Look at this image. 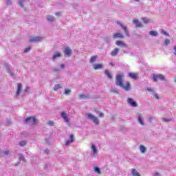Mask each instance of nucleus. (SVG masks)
Here are the masks:
<instances>
[{"label":"nucleus","mask_w":176,"mask_h":176,"mask_svg":"<svg viewBox=\"0 0 176 176\" xmlns=\"http://www.w3.org/2000/svg\"><path fill=\"white\" fill-rule=\"evenodd\" d=\"M124 77V75L123 74H118L116 78V85L120 86V87H122L124 90L129 91V90H130V82H127L126 85H123Z\"/></svg>","instance_id":"obj_1"},{"label":"nucleus","mask_w":176,"mask_h":176,"mask_svg":"<svg viewBox=\"0 0 176 176\" xmlns=\"http://www.w3.org/2000/svg\"><path fill=\"white\" fill-rule=\"evenodd\" d=\"M87 119H89V120H91L96 125L100 124V120H98V118H97L96 116L91 113H88L87 114Z\"/></svg>","instance_id":"obj_2"},{"label":"nucleus","mask_w":176,"mask_h":176,"mask_svg":"<svg viewBox=\"0 0 176 176\" xmlns=\"http://www.w3.org/2000/svg\"><path fill=\"white\" fill-rule=\"evenodd\" d=\"M24 122L26 124H29V126H34V124H36V119L34 117H29L25 119Z\"/></svg>","instance_id":"obj_3"},{"label":"nucleus","mask_w":176,"mask_h":176,"mask_svg":"<svg viewBox=\"0 0 176 176\" xmlns=\"http://www.w3.org/2000/svg\"><path fill=\"white\" fill-rule=\"evenodd\" d=\"M153 82H157V80L166 81V77L163 74H153Z\"/></svg>","instance_id":"obj_4"},{"label":"nucleus","mask_w":176,"mask_h":176,"mask_svg":"<svg viewBox=\"0 0 176 176\" xmlns=\"http://www.w3.org/2000/svg\"><path fill=\"white\" fill-rule=\"evenodd\" d=\"M117 24H119L120 27L122 28V30H123L125 35L126 36L130 37V33H129V29L124 26V25H123V23H122V22L120 21H117Z\"/></svg>","instance_id":"obj_5"},{"label":"nucleus","mask_w":176,"mask_h":176,"mask_svg":"<svg viewBox=\"0 0 176 176\" xmlns=\"http://www.w3.org/2000/svg\"><path fill=\"white\" fill-rule=\"evenodd\" d=\"M60 117L66 123H69V118H68V114H67V113L62 111L60 113Z\"/></svg>","instance_id":"obj_6"},{"label":"nucleus","mask_w":176,"mask_h":176,"mask_svg":"<svg viewBox=\"0 0 176 176\" xmlns=\"http://www.w3.org/2000/svg\"><path fill=\"white\" fill-rule=\"evenodd\" d=\"M6 68L8 70V72L10 75V76L14 78V74H13V72H12V70L13 69L12 66L10 65H6Z\"/></svg>","instance_id":"obj_7"},{"label":"nucleus","mask_w":176,"mask_h":176,"mask_svg":"<svg viewBox=\"0 0 176 176\" xmlns=\"http://www.w3.org/2000/svg\"><path fill=\"white\" fill-rule=\"evenodd\" d=\"M42 41V37L41 36H34L30 37L29 39V42H41Z\"/></svg>","instance_id":"obj_8"},{"label":"nucleus","mask_w":176,"mask_h":176,"mask_svg":"<svg viewBox=\"0 0 176 176\" xmlns=\"http://www.w3.org/2000/svg\"><path fill=\"white\" fill-rule=\"evenodd\" d=\"M64 53H65V55L67 56V57H70L71 55L72 54V50L67 47L65 48Z\"/></svg>","instance_id":"obj_9"},{"label":"nucleus","mask_w":176,"mask_h":176,"mask_svg":"<svg viewBox=\"0 0 176 176\" xmlns=\"http://www.w3.org/2000/svg\"><path fill=\"white\" fill-rule=\"evenodd\" d=\"M128 104L131 105V107H133V108H135L137 107V102L134 101L133 98H128Z\"/></svg>","instance_id":"obj_10"},{"label":"nucleus","mask_w":176,"mask_h":176,"mask_svg":"<svg viewBox=\"0 0 176 176\" xmlns=\"http://www.w3.org/2000/svg\"><path fill=\"white\" fill-rule=\"evenodd\" d=\"M91 149L92 156L96 157V156L97 155V147L96 146V145L92 144L91 146Z\"/></svg>","instance_id":"obj_11"},{"label":"nucleus","mask_w":176,"mask_h":176,"mask_svg":"<svg viewBox=\"0 0 176 176\" xmlns=\"http://www.w3.org/2000/svg\"><path fill=\"white\" fill-rule=\"evenodd\" d=\"M118 54H119V48H115L113 51H111V56L116 57V56H118Z\"/></svg>","instance_id":"obj_12"},{"label":"nucleus","mask_w":176,"mask_h":176,"mask_svg":"<svg viewBox=\"0 0 176 176\" xmlns=\"http://www.w3.org/2000/svg\"><path fill=\"white\" fill-rule=\"evenodd\" d=\"M113 37L114 38V39H117L118 38L123 39V38H124V36L121 33L117 32L113 34Z\"/></svg>","instance_id":"obj_13"},{"label":"nucleus","mask_w":176,"mask_h":176,"mask_svg":"<svg viewBox=\"0 0 176 176\" xmlns=\"http://www.w3.org/2000/svg\"><path fill=\"white\" fill-rule=\"evenodd\" d=\"M72 142H74V135H70L69 140L66 141L65 145L68 146V145H70Z\"/></svg>","instance_id":"obj_14"},{"label":"nucleus","mask_w":176,"mask_h":176,"mask_svg":"<svg viewBox=\"0 0 176 176\" xmlns=\"http://www.w3.org/2000/svg\"><path fill=\"white\" fill-rule=\"evenodd\" d=\"M131 174L132 176H141V175H140V173H138V171H137V170L134 168L131 169Z\"/></svg>","instance_id":"obj_15"},{"label":"nucleus","mask_w":176,"mask_h":176,"mask_svg":"<svg viewBox=\"0 0 176 176\" xmlns=\"http://www.w3.org/2000/svg\"><path fill=\"white\" fill-rule=\"evenodd\" d=\"M93 67L95 69H102V68H104V65L102 64H94Z\"/></svg>","instance_id":"obj_16"},{"label":"nucleus","mask_w":176,"mask_h":176,"mask_svg":"<svg viewBox=\"0 0 176 176\" xmlns=\"http://www.w3.org/2000/svg\"><path fill=\"white\" fill-rule=\"evenodd\" d=\"M21 91V84H18L17 89H16V97H19L20 96V93Z\"/></svg>","instance_id":"obj_17"},{"label":"nucleus","mask_w":176,"mask_h":176,"mask_svg":"<svg viewBox=\"0 0 176 176\" xmlns=\"http://www.w3.org/2000/svg\"><path fill=\"white\" fill-rule=\"evenodd\" d=\"M116 45H117V46H120V47H124V46H126V43L121 41H116Z\"/></svg>","instance_id":"obj_18"},{"label":"nucleus","mask_w":176,"mask_h":176,"mask_svg":"<svg viewBox=\"0 0 176 176\" xmlns=\"http://www.w3.org/2000/svg\"><path fill=\"white\" fill-rule=\"evenodd\" d=\"M140 151L141 153H145L146 152V147L142 144L140 145Z\"/></svg>","instance_id":"obj_19"},{"label":"nucleus","mask_w":176,"mask_h":176,"mask_svg":"<svg viewBox=\"0 0 176 176\" xmlns=\"http://www.w3.org/2000/svg\"><path fill=\"white\" fill-rule=\"evenodd\" d=\"M138 120L142 126H144V120H142V116L141 114H139L138 116Z\"/></svg>","instance_id":"obj_20"},{"label":"nucleus","mask_w":176,"mask_h":176,"mask_svg":"<svg viewBox=\"0 0 176 176\" xmlns=\"http://www.w3.org/2000/svg\"><path fill=\"white\" fill-rule=\"evenodd\" d=\"M97 58H98V56L97 55L93 56L91 58L89 62L93 64V63H96Z\"/></svg>","instance_id":"obj_21"},{"label":"nucleus","mask_w":176,"mask_h":176,"mask_svg":"<svg viewBox=\"0 0 176 176\" xmlns=\"http://www.w3.org/2000/svg\"><path fill=\"white\" fill-rule=\"evenodd\" d=\"M133 24H135L136 27H142V25L140 22V21H138V19L133 20Z\"/></svg>","instance_id":"obj_22"},{"label":"nucleus","mask_w":176,"mask_h":176,"mask_svg":"<svg viewBox=\"0 0 176 176\" xmlns=\"http://www.w3.org/2000/svg\"><path fill=\"white\" fill-rule=\"evenodd\" d=\"M58 57H61V53L60 52L55 53L52 57L53 60H55L56 58H57Z\"/></svg>","instance_id":"obj_23"},{"label":"nucleus","mask_w":176,"mask_h":176,"mask_svg":"<svg viewBox=\"0 0 176 176\" xmlns=\"http://www.w3.org/2000/svg\"><path fill=\"white\" fill-rule=\"evenodd\" d=\"M104 74L109 78V79H112V75H111V72H109V70H105Z\"/></svg>","instance_id":"obj_24"},{"label":"nucleus","mask_w":176,"mask_h":176,"mask_svg":"<svg viewBox=\"0 0 176 176\" xmlns=\"http://www.w3.org/2000/svg\"><path fill=\"white\" fill-rule=\"evenodd\" d=\"M47 20L48 21H54V20H56V18H54V16H53L52 15H47Z\"/></svg>","instance_id":"obj_25"},{"label":"nucleus","mask_w":176,"mask_h":176,"mask_svg":"<svg viewBox=\"0 0 176 176\" xmlns=\"http://www.w3.org/2000/svg\"><path fill=\"white\" fill-rule=\"evenodd\" d=\"M129 76L132 79H137V74L134 73H129Z\"/></svg>","instance_id":"obj_26"},{"label":"nucleus","mask_w":176,"mask_h":176,"mask_svg":"<svg viewBox=\"0 0 176 176\" xmlns=\"http://www.w3.org/2000/svg\"><path fill=\"white\" fill-rule=\"evenodd\" d=\"M149 35H151V36H157V32L156 31H150Z\"/></svg>","instance_id":"obj_27"},{"label":"nucleus","mask_w":176,"mask_h":176,"mask_svg":"<svg viewBox=\"0 0 176 176\" xmlns=\"http://www.w3.org/2000/svg\"><path fill=\"white\" fill-rule=\"evenodd\" d=\"M24 2H25V0H19V5L21 8H24Z\"/></svg>","instance_id":"obj_28"},{"label":"nucleus","mask_w":176,"mask_h":176,"mask_svg":"<svg viewBox=\"0 0 176 176\" xmlns=\"http://www.w3.org/2000/svg\"><path fill=\"white\" fill-rule=\"evenodd\" d=\"M71 89H65V92L64 94H65L66 96H69V94H71Z\"/></svg>","instance_id":"obj_29"},{"label":"nucleus","mask_w":176,"mask_h":176,"mask_svg":"<svg viewBox=\"0 0 176 176\" xmlns=\"http://www.w3.org/2000/svg\"><path fill=\"white\" fill-rule=\"evenodd\" d=\"M19 160H21L22 162L25 161V157H24V155H23V154H19Z\"/></svg>","instance_id":"obj_30"},{"label":"nucleus","mask_w":176,"mask_h":176,"mask_svg":"<svg viewBox=\"0 0 176 176\" xmlns=\"http://www.w3.org/2000/svg\"><path fill=\"white\" fill-rule=\"evenodd\" d=\"M61 87H63V86H61V85H56L54 87V91L58 90V89H61Z\"/></svg>","instance_id":"obj_31"},{"label":"nucleus","mask_w":176,"mask_h":176,"mask_svg":"<svg viewBox=\"0 0 176 176\" xmlns=\"http://www.w3.org/2000/svg\"><path fill=\"white\" fill-rule=\"evenodd\" d=\"M26 144H27V141L25 140H22L19 142L20 146H25Z\"/></svg>","instance_id":"obj_32"},{"label":"nucleus","mask_w":176,"mask_h":176,"mask_svg":"<svg viewBox=\"0 0 176 176\" xmlns=\"http://www.w3.org/2000/svg\"><path fill=\"white\" fill-rule=\"evenodd\" d=\"M95 173H97L98 174H101V170H100V168L98 166H96L94 168Z\"/></svg>","instance_id":"obj_33"},{"label":"nucleus","mask_w":176,"mask_h":176,"mask_svg":"<svg viewBox=\"0 0 176 176\" xmlns=\"http://www.w3.org/2000/svg\"><path fill=\"white\" fill-rule=\"evenodd\" d=\"M80 98H81L82 100H85L86 98H89V96L85 95V94H81L79 95Z\"/></svg>","instance_id":"obj_34"},{"label":"nucleus","mask_w":176,"mask_h":176,"mask_svg":"<svg viewBox=\"0 0 176 176\" xmlns=\"http://www.w3.org/2000/svg\"><path fill=\"white\" fill-rule=\"evenodd\" d=\"M142 21H144V24H148V23H149V19L148 18H142Z\"/></svg>","instance_id":"obj_35"},{"label":"nucleus","mask_w":176,"mask_h":176,"mask_svg":"<svg viewBox=\"0 0 176 176\" xmlns=\"http://www.w3.org/2000/svg\"><path fill=\"white\" fill-rule=\"evenodd\" d=\"M9 153H10L9 151H2V154L5 155V156H9Z\"/></svg>","instance_id":"obj_36"},{"label":"nucleus","mask_w":176,"mask_h":176,"mask_svg":"<svg viewBox=\"0 0 176 176\" xmlns=\"http://www.w3.org/2000/svg\"><path fill=\"white\" fill-rule=\"evenodd\" d=\"M161 33L163 34V35H165V36H170V34L164 30H162Z\"/></svg>","instance_id":"obj_37"},{"label":"nucleus","mask_w":176,"mask_h":176,"mask_svg":"<svg viewBox=\"0 0 176 176\" xmlns=\"http://www.w3.org/2000/svg\"><path fill=\"white\" fill-rule=\"evenodd\" d=\"M153 97L154 98H155V100H159V95H157V94L156 92H153Z\"/></svg>","instance_id":"obj_38"},{"label":"nucleus","mask_w":176,"mask_h":176,"mask_svg":"<svg viewBox=\"0 0 176 176\" xmlns=\"http://www.w3.org/2000/svg\"><path fill=\"white\" fill-rule=\"evenodd\" d=\"M30 50H31V47L25 48L23 52H24V53H28V52H30Z\"/></svg>","instance_id":"obj_39"},{"label":"nucleus","mask_w":176,"mask_h":176,"mask_svg":"<svg viewBox=\"0 0 176 176\" xmlns=\"http://www.w3.org/2000/svg\"><path fill=\"white\" fill-rule=\"evenodd\" d=\"M146 90H147V91H151V93H154L155 92V90H153V89L151 88V87H147Z\"/></svg>","instance_id":"obj_40"},{"label":"nucleus","mask_w":176,"mask_h":176,"mask_svg":"<svg viewBox=\"0 0 176 176\" xmlns=\"http://www.w3.org/2000/svg\"><path fill=\"white\" fill-rule=\"evenodd\" d=\"M164 43L166 46L170 45V40L168 38L165 39Z\"/></svg>","instance_id":"obj_41"},{"label":"nucleus","mask_w":176,"mask_h":176,"mask_svg":"<svg viewBox=\"0 0 176 176\" xmlns=\"http://www.w3.org/2000/svg\"><path fill=\"white\" fill-rule=\"evenodd\" d=\"M47 124L49 126H54V122H53V121H48L47 122Z\"/></svg>","instance_id":"obj_42"},{"label":"nucleus","mask_w":176,"mask_h":176,"mask_svg":"<svg viewBox=\"0 0 176 176\" xmlns=\"http://www.w3.org/2000/svg\"><path fill=\"white\" fill-rule=\"evenodd\" d=\"M162 120H163V122H170L171 120V119L164 118H162Z\"/></svg>","instance_id":"obj_43"},{"label":"nucleus","mask_w":176,"mask_h":176,"mask_svg":"<svg viewBox=\"0 0 176 176\" xmlns=\"http://www.w3.org/2000/svg\"><path fill=\"white\" fill-rule=\"evenodd\" d=\"M30 90V87L27 86L26 88L25 89V93H28Z\"/></svg>","instance_id":"obj_44"},{"label":"nucleus","mask_w":176,"mask_h":176,"mask_svg":"<svg viewBox=\"0 0 176 176\" xmlns=\"http://www.w3.org/2000/svg\"><path fill=\"white\" fill-rule=\"evenodd\" d=\"M6 3H7L8 6L12 5V0H7Z\"/></svg>","instance_id":"obj_45"},{"label":"nucleus","mask_w":176,"mask_h":176,"mask_svg":"<svg viewBox=\"0 0 176 176\" xmlns=\"http://www.w3.org/2000/svg\"><path fill=\"white\" fill-rule=\"evenodd\" d=\"M153 119H155V117L150 116V117L148 118V120H149V122H152V120H153Z\"/></svg>","instance_id":"obj_46"},{"label":"nucleus","mask_w":176,"mask_h":176,"mask_svg":"<svg viewBox=\"0 0 176 176\" xmlns=\"http://www.w3.org/2000/svg\"><path fill=\"white\" fill-rule=\"evenodd\" d=\"M109 65H111V67H115V63L113 62H110Z\"/></svg>","instance_id":"obj_47"},{"label":"nucleus","mask_w":176,"mask_h":176,"mask_svg":"<svg viewBox=\"0 0 176 176\" xmlns=\"http://www.w3.org/2000/svg\"><path fill=\"white\" fill-rule=\"evenodd\" d=\"M44 152H45V153H46V155H49V149H45V151H44Z\"/></svg>","instance_id":"obj_48"},{"label":"nucleus","mask_w":176,"mask_h":176,"mask_svg":"<svg viewBox=\"0 0 176 176\" xmlns=\"http://www.w3.org/2000/svg\"><path fill=\"white\" fill-rule=\"evenodd\" d=\"M111 91H112L113 93H116V94L119 93V91H118L116 90V89H113V90H111Z\"/></svg>","instance_id":"obj_49"},{"label":"nucleus","mask_w":176,"mask_h":176,"mask_svg":"<svg viewBox=\"0 0 176 176\" xmlns=\"http://www.w3.org/2000/svg\"><path fill=\"white\" fill-rule=\"evenodd\" d=\"M99 116H100V118H104V113H100Z\"/></svg>","instance_id":"obj_50"},{"label":"nucleus","mask_w":176,"mask_h":176,"mask_svg":"<svg viewBox=\"0 0 176 176\" xmlns=\"http://www.w3.org/2000/svg\"><path fill=\"white\" fill-rule=\"evenodd\" d=\"M45 142H47V145H50V142H49V140L46 139Z\"/></svg>","instance_id":"obj_51"},{"label":"nucleus","mask_w":176,"mask_h":176,"mask_svg":"<svg viewBox=\"0 0 176 176\" xmlns=\"http://www.w3.org/2000/svg\"><path fill=\"white\" fill-rule=\"evenodd\" d=\"M60 68H65V65L61 64L60 65Z\"/></svg>","instance_id":"obj_52"},{"label":"nucleus","mask_w":176,"mask_h":176,"mask_svg":"<svg viewBox=\"0 0 176 176\" xmlns=\"http://www.w3.org/2000/svg\"><path fill=\"white\" fill-rule=\"evenodd\" d=\"M55 14L56 16H60V12H56Z\"/></svg>","instance_id":"obj_53"},{"label":"nucleus","mask_w":176,"mask_h":176,"mask_svg":"<svg viewBox=\"0 0 176 176\" xmlns=\"http://www.w3.org/2000/svg\"><path fill=\"white\" fill-rule=\"evenodd\" d=\"M47 167H49V164H45V168H47Z\"/></svg>","instance_id":"obj_54"},{"label":"nucleus","mask_w":176,"mask_h":176,"mask_svg":"<svg viewBox=\"0 0 176 176\" xmlns=\"http://www.w3.org/2000/svg\"><path fill=\"white\" fill-rule=\"evenodd\" d=\"M19 164H20V162L16 163L15 166H19Z\"/></svg>","instance_id":"obj_55"},{"label":"nucleus","mask_w":176,"mask_h":176,"mask_svg":"<svg viewBox=\"0 0 176 176\" xmlns=\"http://www.w3.org/2000/svg\"><path fill=\"white\" fill-rule=\"evenodd\" d=\"M136 2H139L140 1V0H135Z\"/></svg>","instance_id":"obj_56"},{"label":"nucleus","mask_w":176,"mask_h":176,"mask_svg":"<svg viewBox=\"0 0 176 176\" xmlns=\"http://www.w3.org/2000/svg\"><path fill=\"white\" fill-rule=\"evenodd\" d=\"M54 71H58V69H54Z\"/></svg>","instance_id":"obj_57"},{"label":"nucleus","mask_w":176,"mask_h":176,"mask_svg":"<svg viewBox=\"0 0 176 176\" xmlns=\"http://www.w3.org/2000/svg\"><path fill=\"white\" fill-rule=\"evenodd\" d=\"M175 82H176V79H175Z\"/></svg>","instance_id":"obj_58"}]
</instances>
